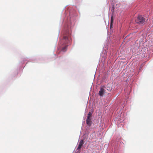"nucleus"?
I'll use <instances>...</instances> for the list:
<instances>
[{"mask_svg": "<svg viewBox=\"0 0 153 153\" xmlns=\"http://www.w3.org/2000/svg\"><path fill=\"white\" fill-rule=\"evenodd\" d=\"M70 34L69 32H67V33L63 36L62 42L64 44L68 43L70 42Z\"/></svg>", "mask_w": 153, "mask_h": 153, "instance_id": "obj_1", "label": "nucleus"}, {"mask_svg": "<svg viewBox=\"0 0 153 153\" xmlns=\"http://www.w3.org/2000/svg\"><path fill=\"white\" fill-rule=\"evenodd\" d=\"M145 21L144 18L141 15H139L136 20V22L139 24H143Z\"/></svg>", "mask_w": 153, "mask_h": 153, "instance_id": "obj_2", "label": "nucleus"}, {"mask_svg": "<svg viewBox=\"0 0 153 153\" xmlns=\"http://www.w3.org/2000/svg\"><path fill=\"white\" fill-rule=\"evenodd\" d=\"M83 144H84V140H83L82 139V140H81L80 141L79 143L78 146L77 148V149H78V150L80 149Z\"/></svg>", "mask_w": 153, "mask_h": 153, "instance_id": "obj_3", "label": "nucleus"}, {"mask_svg": "<svg viewBox=\"0 0 153 153\" xmlns=\"http://www.w3.org/2000/svg\"><path fill=\"white\" fill-rule=\"evenodd\" d=\"M86 122L88 126H91L92 123L91 118H88V117H87L86 120Z\"/></svg>", "mask_w": 153, "mask_h": 153, "instance_id": "obj_4", "label": "nucleus"}, {"mask_svg": "<svg viewBox=\"0 0 153 153\" xmlns=\"http://www.w3.org/2000/svg\"><path fill=\"white\" fill-rule=\"evenodd\" d=\"M105 90L103 88H101L100 90V91H99V94L100 96H103V94H104V93L105 92Z\"/></svg>", "mask_w": 153, "mask_h": 153, "instance_id": "obj_5", "label": "nucleus"}, {"mask_svg": "<svg viewBox=\"0 0 153 153\" xmlns=\"http://www.w3.org/2000/svg\"><path fill=\"white\" fill-rule=\"evenodd\" d=\"M113 21H114V18H113V15L111 16V22L110 24V28L111 29V30H112V27L113 26Z\"/></svg>", "mask_w": 153, "mask_h": 153, "instance_id": "obj_6", "label": "nucleus"}, {"mask_svg": "<svg viewBox=\"0 0 153 153\" xmlns=\"http://www.w3.org/2000/svg\"><path fill=\"white\" fill-rule=\"evenodd\" d=\"M67 46H65L63 48H62V51L64 52H65V51H66L67 50Z\"/></svg>", "mask_w": 153, "mask_h": 153, "instance_id": "obj_7", "label": "nucleus"}, {"mask_svg": "<svg viewBox=\"0 0 153 153\" xmlns=\"http://www.w3.org/2000/svg\"><path fill=\"white\" fill-rule=\"evenodd\" d=\"M92 114L91 112H89L88 114L87 117H88V118H91V116Z\"/></svg>", "mask_w": 153, "mask_h": 153, "instance_id": "obj_8", "label": "nucleus"}, {"mask_svg": "<svg viewBox=\"0 0 153 153\" xmlns=\"http://www.w3.org/2000/svg\"><path fill=\"white\" fill-rule=\"evenodd\" d=\"M76 153H80V151L79 150Z\"/></svg>", "mask_w": 153, "mask_h": 153, "instance_id": "obj_9", "label": "nucleus"}, {"mask_svg": "<svg viewBox=\"0 0 153 153\" xmlns=\"http://www.w3.org/2000/svg\"><path fill=\"white\" fill-rule=\"evenodd\" d=\"M113 10L114 11V6L113 7Z\"/></svg>", "mask_w": 153, "mask_h": 153, "instance_id": "obj_10", "label": "nucleus"}, {"mask_svg": "<svg viewBox=\"0 0 153 153\" xmlns=\"http://www.w3.org/2000/svg\"><path fill=\"white\" fill-rule=\"evenodd\" d=\"M113 29L112 30V32H113Z\"/></svg>", "mask_w": 153, "mask_h": 153, "instance_id": "obj_11", "label": "nucleus"}, {"mask_svg": "<svg viewBox=\"0 0 153 153\" xmlns=\"http://www.w3.org/2000/svg\"><path fill=\"white\" fill-rule=\"evenodd\" d=\"M113 0H112V1H113Z\"/></svg>", "mask_w": 153, "mask_h": 153, "instance_id": "obj_12", "label": "nucleus"}]
</instances>
